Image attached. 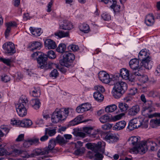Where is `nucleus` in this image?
Listing matches in <instances>:
<instances>
[{
    "label": "nucleus",
    "instance_id": "1",
    "mask_svg": "<svg viewBox=\"0 0 160 160\" xmlns=\"http://www.w3.org/2000/svg\"><path fill=\"white\" fill-rule=\"evenodd\" d=\"M150 147L152 151L157 150L160 147V138H158L156 142L152 141H147L146 142H142L139 147L136 148L138 151V153L141 154L144 153L148 149L147 147Z\"/></svg>",
    "mask_w": 160,
    "mask_h": 160
},
{
    "label": "nucleus",
    "instance_id": "2",
    "mask_svg": "<svg viewBox=\"0 0 160 160\" xmlns=\"http://www.w3.org/2000/svg\"><path fill=\"white\" fill-rule=\"evenodd\" d=\"M127 83L123 82H118L114 84L113 96L116 99L120 98L127 89Z\"/></svg>",
    "mask_w": 160,
    "mask_h": 160
},
{
    "label": "nucleus",
    "instance_id": "3",
    "mask_svg": "<svg viewBox=\"0 0 160 160\" xmlns=\"http://www.w3.org/2000/svg\"><path fill=\"white\" fill-rule=\"evenodd\" d=\"M28 101L25 96H22L20 98L18 103L16 106V111L18 115L21 117H23L27 114V106Z\"/></svg>",
    "mask_w": 160,
    "mask_h": 160
},
{
    "label": "nucleus",
    "instance_id": "4",
    "mask_svg": "<svg viewBox=\"0 0 160 160\" xmlns=\"http://www.w3.org/2000/svg\"><path fill=\"white\" fill-rule=\"evenodd\" d=\"M55 145V140L52 139L49 141L48 147H46L43 149L36 148L34 150V153L37 155H42L48 154L49 153H53L54 150V148Z\"/></svg>",
    "mask_w": 160,
    "mask_h": 160
},
{
    "label": "nucleus",
    "instance_id": "5",
    "mask_svg": "<svg viewBox=\"0 0 160 160\" xmlns=\"http://www.w3.org/2000/svg\"><path fill=\"white\" fill-rule=\"evenodd\" d=\"M63 59L60 61L62 66L69 68L71 66V63L75 59V56L72 53L67 52L64 54Z\"/></svg>",
    "mask_w": 160,
    "mask_h": 160
},
{
    "label": "nucleus",
    "instance_id": "6",
    "mask_svg": "<svg viewBox=\"0 0 160 160\" xmlns=\"http://www.w3.org/2000/svg\"><path fill=\"white\" fill-rule=\"evenodd\" d=\"M39 53L40 54L39 56H38L37 58L38 67L41 69L45 68L46 69L50 68H51L50 65L49 64H48L47 63V56L42 52Z\"/></svg>",
    "mask_w": 160,
    "mask_h": 160
},
{
    "label": "nucleus",
    "instance_id": "7",
    "mask_svg": "<svg viewBox=\"0 0 160 160\" xmlns=\"http://www.w3.org/2000/svg\"><path fill=\"white\" fill-rule=\"evenodd\" d=\"M2 48L4 50L5 53L8 55H12L16 53L15 45L12 42L5 43L2 46Z\"/></svg>",
    "mask_w": 160,
    "mask_h": 160
},
{
    "label": "nucleus",
    "instance_id": "8",
    "mask_svg": "<svg viewBox=\"0 0 160 160\" xmlns=\"http://www.w3.org/2000/svg\"><path fill=\"white\" fill-rule=\"evenodd\" d=\"M140 138L138 136H133L130 137L128 140L129 144L131 146H134L133 149L135 151H137L138 152V151L136 149V148L139 147L142 142L139 143Z\"/></svg>",
    "mask_w": 160,
    "mask_h": 160
},
{
    "label": "nucleus",
    "instance_id": "9",
    "mask_svg": "<svg viewBox=\"0 0 160 160\" xmlns=\"http://www.w3.org/2000/svg\"><path fill=\"white\" fill-rule=\"evenodd\" d=\"M120 75L122 78L125 80H128L131 82H133L134 81V76L132 75V73H129V71L125 68L121 69Z\"/></svg>",
    "mask_w": 160,
    "mask_h": 160
},
{
    "label": "nucleus",
    "instance_id": "10",
    "mask_svg": "<svg viewBox=\"0 0 160 160\" xmlns=\"http://www.w3.org/2000/svg\"><path fill=\"white\" fill-rule=\"evenodd\" d=\"M62 117V111L56 109L52 115L51 120L52 122L57 123L61 120Z\"/></svg>",
    "mask_w": 160,
    "mask_h": 160
},
{
    "label": "nucleus",
    "instance_id": "11",
    "mask_svg": "<svg viewBox=\"0 0 160 160\" xmlns=\"http://www.w3.org/2000/svg\"><path fill=\"white\" fill-rule=\"evenodd\" d=\"M98 77L100 80L105 83H108L111 81L109 75L104 71H100L98 73Z\"/></svg>",
    "mask_w": 160,
    "mask_h": 160
},
{
    "label": "nucleus",
    "instance_id": "12",
    "mask_svg": "<svg viewBox=\"0 0 160 160\" xmlns=\"http://www.w3.org/2000/svg\"><path fill=\"white\" fill-rule=\"evenodd\" d=\"M91 107V104L88 103H84L78 107L76 111L78 113H82L90 110Z\"/></svg>",
    "mask_w": 160,
    "mask_h": 160
},
{
    "label": "nucleus",
    "instance_id": "13",
    "mask_svg": "<svg viewBox=\"0 0 160 160\" xmlns=\"http://www.w3.org/2000/svg\"><path fill=\"white\" fill-rule=\"evenodd\" d=\"M105 143L103 141L98 142L97 143H94L93 151L94 152H104Z\"/></svg>",
    "mask_w": 160,
    "mask_h": 160
},
{
    "label": "nucleus",
    "instance_id": "14",
    "mask_svg": "<svg viewBox=\"0 0 160 160\" xmlns=\"http://www.w3.org/2000/svg\"><path fill=\"white\" fill-rule=\"evenodd\" d=\"M118 138L113 133H108L105 137L104 140L109 143H113L117 142Z\"/></svg>",
    "mask_w": 160,
    "mask_h": 160
},
{
    "label": "nucleus",
    "instance_id": "15",
    "mask_svg": "<svg viewBox=\"0 0 160 160\" xmlns=\"http://www.w3.org/2000/svg\"><path fill=\"white\" fill-rule=\"evenodd\" d=\"M141 61L140 66L141 67H143L146 69H149L151 68V57H148L147 58L140 60Z\"/></svg>",
    "mask_w": 160,
    "mask_h": 160
},
{
    "label": "nucleus",
    "instance_id": "16",
    "mask_svg": "<svg viewBox=\"0 0 160 160\" xmlns=\"http://www.w3.org/2000/svg\"><path fill=\"white\" fill-rule=\"evenodd\" d=\"M7 28L5 32V36L6 38L8 37L11 31V28L12 27H16L17 24L15 22H10L6 23Z\"/></svg>",
    "mask_w": 160,
    "mask_h": 160
},
{
    "label": "nucleus",
    "instance_id": "17",
    "mask_svg": "<svg viewBox=\"0 0 160 160\" xmlns=\"http://www.w3.org/2000/svg\"><path fill=\"white\" fill-rule=\"evenodd\" d=\"M139 60L136 58H134L130 60L129 62V65L132 70H137L141 68V67L139 65Z\"/></svg>",
    "mask_w": 160,
    "mask_h": 160
},
{
    "label": "nucleus",
    "instance_id": "18",
    "mask_svg": "<svg viewBox=\"0 0 160 160\" xmlns=\"http://www.w3.org/2000/svg\"><path fill=\"white\" fill-rule=\"evenodd\" d=\"M139 127V125L138 124V120L137 119L134 118L131 120L129 122L127 128L129 129V131H131Z\"/></svg>",
    "mask_w": 160,
    "mask_h": 160
},
{
    "label": "nucleus",
    "instance_id": "19",
    "mask_svg": "<svg viewBox=\"0 0 160 160\" xmlns=\"http://www.w3.org/2000/svg\"><path fill=\"white\" fill-rule=\"evenodd\" d=\"M154 111L155 108L149 109L143 107L142 112V114L146 117L151 118L154 117L155 115L154 114H151V113Z\"/></svg>",
    "mask_w": 160,
    "mask_h": 160
},
{
    "label": "nucleus",
    "instance_id": "20",
    "mask_svg": "<svg viewBox=\"0 0 160 160\" xmlns=\"http://www.w3.org/2000/svg\"><path fill=\"white\" fill-rule=\"evenodd\" d=\"M45 47L48 49H54L57 47L55 42L53 40L51 39H46L44 41Z\"/></svg>",
    "mask_w": 160,
    "mask_h": 160
},
{
    "label": "nucleus",
    "instance_id": "21",
    "mask_svg": "<svg viewBox=\"0 0 160 160\" xmlns=\"http://www.w3.org/2000/svg\"><path fill=\"white\" fill-rule=\"evenodd\" d=\"M155 22L154 16L152 14H149L146 17L145 23L148 26L152 25Z\"/></svg>",
    "mask_w": 160,
    "mask_h": 160
},
{
    "label": "nucleus",
    "instance_id": "22",
    "mask_svg": "<svg viewBox=\"0 0 160 160\" xmlns=\"http://www.w3.org/2000/svg\"><path fill=\"white\" fill-rule=\"evenodd\" d=\"M61 29L64 30H70L73 28L72 23L68 21H64L63 23L60 25Z\"/></svg>",
    "mask_w": 160,
    "mask_h": 160
},
{
    "label": "nucleus",
    "instance_id": "23",
    "mask_svg": "<svg viewBox=\"0 0 160 160\" xmlns=\"http://www.w3.org/2000/svg\"><path fill=\"white\" fill-rule=\"evenodd\" d=\"M139 111V108L138 105L133 106L127 111L128 114L129 116H134L136 115Z\"/></svg>",
    "mask_w": 160,
    "mask_h": 160
},
{
    "label": "nucleus",
    "instance_id": "24",
    "mask_svg": "<svg viewBox=\"0 0 160 160\" xmlns=\"http://www.w3.org/2000/svg\"><path fill=\"white\" fill-rule=\"evenodd\" d=\"M42 44L39 42H33L29 44L28 47L30 48V50L33 51L34 50L40 49L41 47Z\"/></svg>",
    "mask_w": 160,
    "mask_h": 160
},
{
    "label": "nucleus",
    "instance_id": "25",
    "mask_svg": "<svg viewBox=\"0 0 160 160\" xmlns=\"http://www.w3.org/2000/svg\"><path fill=\"white\" fill-rule=\"evenodd\" d=\"M126 125V122L124 121L118 122L116 123L113 127V130L118 131L123 129Z\"/></svg>",
    "mask_w": 160,
    "mask_h": 160
},
{
    "label": "nucleus",
    "instance_id": "26",
    "mask_svg": "<svg viewBox=\"0 0 160 160\" xmlns=\"http://www.w3.org/2000/svg\"><path fill=\"white\" fill-rule=\"evenodd\" d=\"M149 53L147 52V50L145 49H142L138 54V58L139 60L147 58L149 57Z\"/></svg>",
    "mask_w": 160,
    "mask_h": 160
},
{
    "label": "nucleus",
    "instance_id": "27",
    "mask_svg": "<svg viewBox=\"0 0 160 160\" xmlns=\"http://www.w3.org/2000/svg\"><path fill=\"white\" fill-rule=\"evenodd\" d=\"M29 30L31 33L35 36H40L42 33V31L41 28H36L30 27Z\"/></svg>",
    "mask_w": 160,
    "mask_h": 160
},
{
    "label": "nucleus",
    "instance_id": "28",
    "mask_svg": "<svg viewBox=\"0 0 160 160\" xmlns=\"http://www.w3.org/2000/svg\"><path fill=\"white\" fill-rule=\"evenodd\" d=\"M30 103L32 107L36 110L39 108L40 107L41 102L39 100L38 98L32 99L31 100Z\"/></svg>",
    "mask_w": 160,
    "mask_h": 160
},
{
    "label": "nucleus",
    "instance_id": "29",
    "mask_svg": "<svg viewBox=\"0 0 160 160\" xmlns=\"http://www.w3.org/2000/svg\"><path fill=\"white\" fill-rule=\"evenodd\" d=\"M93 97L96 101L99 102H102L104 99L103 95L99 92H94L93 93Z\"/></svg>",
    "mask_w": 160,
    "mask_h": 160
},
{
    "label": "nucleus",
    "instance_id": "30",
    "mask_svg": "<svg viewBox=\"0 0 160 160\" xmlns=\"http://www.w3.org/2000/svg\"><path fill=\"white\" fill-rule=\"evenodd\" d=\"M32 124V121L30 119H24L21 121L20 126L22 127L28 128Z\"/></svg>",
    "mask_w": 160,
    "mask_h": 160
},
{
    "label": "nucleus",
    "instance_id": "31",
    "mask_svg": "<svg viewBox=\"0 0 160 160\" xmlns=\"http://www.w3.org/2000/svg\"><path fill=\"white\" fill-rule=\"evenodd\" d=\"M56 127H54L53 128H48L45 129V132L47 135L52 137L54 136L56 134Z\"/></svg>",
    "mask_w": 160,
    "mask_h": 160
},
{
    "label": "nucleus",
    "instance_id": "32",
    "mask_svg": "<svg viewBox=\"0 0 160 160\" xmlns=\"http://www.w3.org/2000/svg\"><path fill=\"white\" fill-rule=\"evenodd\" d=\"M138 124L139 125V127H141L142 128H146L148 127V121L147 120H144L143 118H141L138 121Z\"/></svg>",
    "mask_w": 160,
    "mask_h": 160
},
{
    "label": "nucleus",
    "instance_id": "33",
    "mask_svg": "<svg viewBox=\"0 0 160 160\" xmlns=\"http://www.w3.org/2000/svg\"><path fill=\"white\" fill-rule=\"evenodd\" d=\"M99 120L102 123H104L107 122H110L111 119L110 117L108 115V114H106L102 116L100 118Z\"/></svg>",
    "mask_w": 160,
    "mask_h": 160
},
{
    "label": "nucleus",
    "instance_id": "34",
    "mask_svg": "<svg viewBox=\"0 0 160 160\" xmlns=\"http://www.w3.org/2000/svg\"><path fill=\"white\" fill-rule=\"evenodd\" d=\"M55 35L60 38L68 37L69 36V32L68 31L64 32L59 31L58 32L55 33Z\"/></svg>",
    "mask_w": 160,
    "mask_h": 160
},
{
    "label": "nucleus",
    "instance_id": "35",
    "mask_svg": "<svg viewBox=\"0 0 160 160\" xmlns=\"http://www.w3.org/2000/svg\"><path fill=\"white\" fill-rule=\"evenodd\" d=\"M79 29L81 31L85 33H87L89 31V26L86 23L82 24L79 27Z\"/></svg>",
    "mask_w": 160,
    "mask_h": 160
},
{
    "label": "nucleus",
    "instance_id": "36",
    "mask_svg": "<svg viewBox=\"0 0 160 160\" xmlns=\"http://www.w3.org/2000/svg\"><path fill=\"white\" fill-rule=\"evenodd\" d=\"M160 125V119H152L150 121V126L152 128L156 127Z\"/></svg>",
    "mask_w": 160,
    "mask_h": 160
},
{
    "label": "nucleus",
    "instance_id": "37",
    "mask_svg": "<svg viewBox=\"0 0 160 160\" xmlns=\"http://www.w3.org/2000/svg\"><path fill=\"white\" fill-rule=\"evenodd\" d=\"M117 106L115 104H112L107 106L105 111L107 112H112L115 111L117 108Z\"/></svg>",
    "mask_w": 160,
    "mask_h": 160
},
{
    "label": "nucleus",
    "instance_id": "38",
    "mask_svg": "<svg viewBox=\"0 0 160 160\" xmlns=\"http://www.w3.org/2000/svg\"><path fill=\"white\" fill-rule=\"evenodd\" d=\"M118 107L121 112L126 111L128 108V105L125 103H119Z\"/></svg>",
    "mask_w": 160,
    "mask_h": 160
},
{
    "label": "nucleus",
    "instance_id": "39",
    "mask_svg": "<svg viewBox=\"0 0 160 160\" xmlns=\"http://www.w3.org/2000/svg\"><path fill=\"white\" fill-rule=\"evenodd\" d=\"M56 142L60 144H65L68 142V141L64 139V138L60 135H58L56 139Z\"/></svg>",
    "mask_w": 160,
    "mask_h": 160
},
{
    "label": "nucleus",
    "instance_id": "40",
    "mask_svg": "<svg viewBox=\"0 0 160 160\" xmlns=\"http://www.w3.org/2000/svg\"><path fill=\"white\" fill-rule=\"evenodd\" d=\"M10 155L11 156H18L20 155H22L23 153H25V152L21 149H15L12 152H10Z\"/></svg>",
    "mask_w": 160,
    "mask_h": 160
},
{
    "label": "nucleus",
    "instance_id": "41",
    "mask_svg": "<svg viewBox=\"0 0 160 160\" xmlns=\"http://www.w3.org/2000/svg\"><path fill=\"white\" fill-rule=\"evenodd\" d=\"M66 49V46L63 43L59 44L56 49V51L62 53L64 52Z\"/></svg>",
    "mask_w": 160,
    "mask_h": 160
},
{
    "label": "nucleus",
    "instance_id": "42",
    "mask_svg": "<svg viewBox=\"0 0 160 160\" xmlns=\"http://www.w3.org/2000/svg\"><path fill=\"white\" fill-rule=\"evenodd\" d=\"M110 7L112 9L115 14L119 12L120 10V6L116 3H113Z\"/></svg>",
    "mask_w": 160,
    "mask_h": 160
},
{
    "label": "nucleus",
    "instance_id": "43",
    "mask_svg": "<svg viewBox=\"0 0 160 160\" xmlns=\"http://www.w3.org/2000/svg\"><path fill=\"white\" fill-rule=\"evenodd\" d=\"M77 149L74 151V154L77 155H78L83 154L85 151V148L83 147H78L76 148Z\"/></svg>",
    "mask_w": 160,
    "mask_h": 160
},
{
    "label": "nucleus",
    "instance_id": "44",
    "mask_svg": "<svg viewBox=\"0 0 160 160\" xmlns=\"http://www.w3.org/2000/svg\"><path fill=\"white\" fill-rule=\"evenodd\" d=\"M29 142L31 143V145L33 144L37 145L40 143L39 138L35 137L29 139Z\"/></svg>",
    "mask_w": 160,
    "mask_h": 160
},
{
    "label": "nucleus",
    "instance_id": "45",
    "mask_svg": "<svg viewBox=\"0 0 160 160\" xmlns=\"http://www.w3.org/2000/svg\"><path fill=\"white\" fill-rule=\"evenodd\" d=\"M73 111V110L71 108H65L63 111H62V113H64V116L65 117H67L69 115L72 113Z\"/></svg>",
    "mask_w": 160,
    "mask_h": 160
},
{
    "label": "nucleus",
    "instance_id": "46",
    "mask_svg": "<svg viewBox=\"0 0 160 160\" xmlns=\"http://www.w3.org/2000/svg\"><path fill=\"white\" fill-rule=\"evenodd\" d=\"M0 61L2 62L3 63L8 66H10L11 65L12 62L11 59L9 58L6 59L2 57L0 58Z\"/></svg>",
    "mask_w": 160,
    "mask_h": 160
},
{
    "label": "nucleus",
    "instance_id": "47",
    "mask_svg": "<svg viewBox=\"0 0 160 160\" xmlns=\"http://www.w3.org/2000/svg\"><path fill=\"white\" fill-rule=\"evenodd\" d=\"M68 49L70 51L76 52L79 49V47L78 45L72 44L68 47Z\"/></svg>",
    "mask_w": 160,
    "mask_h": 160
},
{
    "label": "nucleus",
    "instance_id": "48",
    "mask_svg": "<svg viewBox=\"0 0 160 160\" xmlns=\"http://www.w3.org/2000/svg\"><path fill=\"white\" fill-rule=\"evenodd\" d=\"M94 88L97 91L100 93H103L105 91V89L103 87L102 85H98L94 87Z\"/></svg>",
    "mask_w": 160,
    "mask_h": 160
},
{
    "label": "nucleus",
    "instance_id": "49",
    "mask_svg": "<svg viewBox=\"0 0 160 160\" xmlns=\"http://www.w3.org/2000/svg\"><path fill=\"white\" fill-rule=\"evenodd\" d=\"M96 153L93 156L94 159L96 160H102V159L103 156V155L98 152H95Z\"/></svg>",
    "mask_w": 160,
    "mask_h": 160
},
{
    "label": "nucleus",
    "instance_id": "50",
    "mask_svg": "<svg viewBox=\"0 0 160 160\" xmlns=\"http://www.w3.org/2000/svg\"><path fill=\"white\" fill-rule=\"evenodd\" d=\"M59 73L57 69H54L51 72L50 74V77H54L56 78L58 76Z\"/></svg>",
    "mask_w": 160,
    "mask_h": 160
},
{
    "label": "nucleus",
    "instance_id": "51",
    "mask_svg": "<svg viewBox=\"0 0 160 160\" xmlns=\"http://www.w3.org/2000/svg\"><path fill=\"white\" fill-rule=\"evenodd\" d=\"M10 152H8L6 149L3 148H0V156H4V155H10Z\"/></svg>",
    "mask_w": 160,
    "mask_h": 160
},
{
    "label": "nucleus",
    "instance_id": "52",
    "mask_svg": "<svg viewBox=\"0 0 160 160\" xmlns=\"http://www.w3.org/2000/svg\"><path fill=\"white\" fill-rule=\"evenodd\" d=\"M40 95V91L39 89H35L32 91V95L34 97H38Z\"/></svg>",
    "mask_w": 160,
    "mask_h": 160
},
{
    "label": "nucleus",
    "instance_id": "53",
    "mask_svg": "<svg viewBox=\"0 0 160 160\" xmlns=\"http://www.w3.org/2000/svg\"><path fill=\"white\" fill-rule=\"evenodd\" d=\"M139 79L141 82L144 83L148 81V78L147 75H142Z\"/></svg>",
    "mask_w": 160,
    "mask_h": 160
},
{
    "label": "nucleus",
    "instance_id": "54",
    "mask_svg": "<svg viewBox=\"0 0 160 160\" xmlns=\"http://www.w3.org/2000/svg\"><path fill=\"white\" fill-rule=\"evenodd\" d=\"M145 105L143 107L149 109L154 108L152 106V102L151 101H148L145 103Z\"/></svg>",
    "mask_w": 160,
    "mask_h": 160
},
{
    "label": "nucleus",
    "instance_id": "55",
    "mask_svg": "<svg viewBox=\"0 0 160 160\" xmlns=\"http://www.w3.org/2000/svg\"><path fill=\"white\" fill-rule=\"evenodd\" d=\"M48 57L49 58L53 59L56 57L55 52L52 50H50L48 51Z\"/></svg>",
    "mask_w": 160,
    "mask_h": 160
},
{
    "label": "nucleus",
    "instance_id": "56",
    "mask_svg": "<svg viewBox=\"0 0 160 160\" xmlns=\"http://www.w3.org/2000/svg\"><path fill=\"white\" fill-rule=\"evenodd\" d=\"M122 79L120 73H116L113 76L112 79L113 81H118L120 82L119 81Z\"/></svg>",
    "mask_w": 160,
    "mask_h": 160
},
{
    "label": "nucleus",
    "instance_id": "57",
    "mask_svg": "<svg viewBox=\"0 0 160 160\" xmlns=\"http://www.w3.org/2000/svg\"><path fill=\"white\" fill-rule=\"evenodd\" d=\"M102 18L105 21H108L111 19V16L110 15L105 13L102 14L101 15Z\"/></svg>",
    "mask_w": 160,
    "mask_h": 160
},
{
    "label": "nucleus",
    "instance_id": "58",
    "mask_svg": "<svg viewBox=\"0 0 160 160\" xmlns=\"http://www.w3.org/2000/svg\"><path fill=\"white\" fill-rule=\"evenodd\" d=\"M138 69L137 70H133L132 71V75L134 76V78H135V76H140V77L142 75L141 71Z\"/></svg>",
    "mask_w": 160,
    "mask_h": 160
},
{
    "label": "nucleus",
    "instance_id": "59",
    "mask_svg": "<svg viewBox=\"0 0 160 160\" xmlns=\"http://www.w3.org/2000/svg\"><path fill=\"white\" fill-rule=\"evenodd\" d=\"M112 127V125L109 123H107L102 126V128L104 130H108Z\"/></svg>",
    "mask_w": 160,
    "mask_h": 160
},
{
    "label": "nucleus",
    "instance_id": "60",
    "mask_svg": "<svg viewBox=\"0 0 160 160\" xmlns=\"http://www.w3.org/2000/svg\"><path fill=\"white\" fill-rule=\"evenodd\" d=\"M94 143L89 142L86 144V146L88 149L93 151Z\"/></svg>",
    "mask_w": 160,
    "mask_h": 160
},
{
    "label": "nucleus",
    "instance_id": "61",
    "mask_svg": "<svg viewBox=\"0 0 160 160\" xmlns=\"http://www.w3.org/2000/svg\"><path fill=\"white\" fill-rule=\"evenodd\" d=\"M21 121H18L15 119H12L11 120V124L13 125H15L17 126H20Z\"/></svg>",
    "mask_w": 160,
    "mask_h": 160
},
{
    "label": "nucleus",
    "instance_id": "62",
    "mask_svg": "<svg viewBox=\"0 0 160 160\" xmlns=\"http://www.w3.org/2000/svg\"><path fill=\"white\" fill-rule=\"evenodd\" d=\"M2 80L5 82H6L10 80V78L6 75H4L2 77Z\"/></svg>",
    "mask_w": 160,
    "mask_h": 160
},
{
    "label": "nucleus",
    "instance_id": "63",
    "mask_svg": "<svg viewBox=\"0 0 160 160\" xmlns=\"http://www.w3.org/2000/svg\"><path fill=\"white\" fill-rule=\"evenodd\" d=\"M0 128L4 130L6 134H7L9 132L10 129L8 128L7 126L6 125H2L0 127Z\"/></svg>",
    "mask_w": 160,
    "mask_h": 160
},
{
    "label": "nucleus",
    "instance_id": "64",
    "mask_svg": "<svg viewBox=\"0 0 160 160\" xmlns=\"http://www.w3.org/2000/svg\"><path fill=\"white\" fill-rule=\"evenodd\" d=\"M137 89L136 88H133L130 89L129 94L131 95H134L137 92Z\"/></svg>",
    "mask_w": 160,
    "mask_h": 160
}]
</instances>
